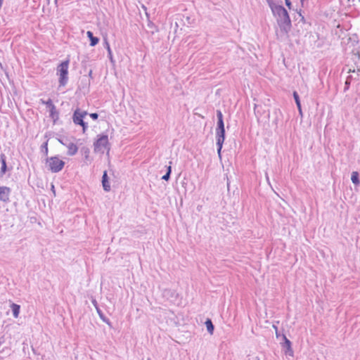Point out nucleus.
Returning a JSON list of instances; mask_svg holds the SVG:
<instances>
[{
    "mask_svg": "<svg viewBox=\"0 0 360 360\" xmlns=\"http://www.w3.org/2000/svg\"><path fill=\"white\" fill-rule=\"evenodd\" d=\"M94 152L102 153L110 151V143L108 135L100 134L98 136L96 141L94 143Z\"/></svg>",
    "mask_w": 360,
    "mask_h": 360,
    "instance_id": "obj_1",
    "label": "nucleus"
},
{
    "mask_svg": "<svg viewBox=\"0 0 360 360\" xmlns=\"http://www.w3.org/2000/svg\"><path fill=\"white\" fill-rule=\"evenodd\" d=\"M46 165L48 169L51 172L57 173L63 169L65 162L60 160L58 157L54 156L46 159Z\"/></svg>",
    "mask_w": 360,
    "mask_h": 360,
    "instance_id": "obj_2",
    "label": "nucleus"
},
{
    "mask_svg": "<svg viewBox=\"0 0 360 360\" xmlns=\"http://www.w3.org/2000/svg\"><path fill=\"white\" fill-rule=\"evenodd\" d=\"M69 60H66L60 63L57 68V74L59 76V83L60 86H64L68 80V68Z\"/></svg>",
    "mask_w": 360,
    "mask_h": 360,
    "instance_id": "obj_3",
    "label": "nucleus"
},
{
    "mask_svg": "<svg viewBox=\"0 0 360 360\" xmlns=\"http://www.w3.org/2000/svg\"><path fill=\"white\" fill-rule=\"evenodd\" d=\"M86 115V112H82L79 109H77L73 115V122L75 124L82 127L83 133L86 131L87 124L84 122L83 119Z\"/></svg>",
    "mask_w": 360,
    "mask_h": 360,
    "instance_id": "obj_4",
    "label": "nucleus"
},
{
    "mask_svg": "<svg viewBox=\"0 0 360 360\" xmlns=\"http://www.w3.org/2000/svg\"><path fill=\"white\" fill-rule=\"evenodd\" d=\"M279 25V31L277 34L280 37L287 36L288 33L291 29V20L290 18L283 19Z\"/></svg>",
    "mask_w": 360,
    "mask_h": 360,
    "instance_id": "obj_5",
    "label": "nucleus"
},
{
    "mask_svg": "<svg viewBox=\"0 0 360 360\" xmlns=\"http://www.w3.org/2000/svg\"><path fill=\"white\" fill-rule=\"evenodd\" d=\"M270 6L273 13L278 15L283 20L290 18L287 10L282 6L270 4Z\"/></svg>",
    "mask_w": 360,
    "mask_h": 360,
    "instance_id": "obj_6",
    "label": "nucleus"
},
{
    "mask_svg": "<svg viewBox=\"0 0 360 360\" xmlns=\"http://www.w3.org/2000/svg\"><path fill=\"white\" fill-rule=\"evenodd\" d=\"M216 136H217V144L218 146L217 152L219 155L221 154V150L222 148L223 143L225 140V129H216Z\"/></svg>",
    "mask_w": 360,
    "mask_h": 360,
    "instance_id": "obj_7",
    "label": "nucleus"
},
{
    "mask_svg": "<svg viewBox=\"0 0 360 360\" xmlns=\"http://www.w3.org/2000/svg\"><path fill=\"white\" fill-rule=\"evenodd\" d=\"M11 189L6 186H0V200L7 202L9 200Z\"/></svg>",
    "mask_w": 360,
    "mask_h": 360,
    "instance_id": "obj_8",
    "label": "nucleus"
},
{
    "mask_svg": "<svg viewBox=\"0 0 360 360\" xmlns=\"http://www.w3.org/2000/svg\"><path fill=\"white\" fill-rule=\"evenodd\" d=\"M102 184L103 189L105 191H109L110 190V186L108 180V176H107V172L105 171L103 174L102 177Z\"/></svg>",
    "mask_w": 360,
    "mask_h": 360,
    "instance_id": "obj_9",
    "label": "nucleus"
},
{
    "mask_svg": "<svg viewBox=\"0 0 360 360\" xmlns=\"http://www.w3.org/2000/svg\"><path fill=\"white\" fill-rule=\"evenodd\" d=\"M78 148L75 143H70L68 146V154L69 155H74L77 153Z\"/></svg>",
    "mask_w": 360,
    "mask_h": 360,
    "instance_id": "obj_10",
    "label": "nucleus"
},
{
    "mask_svg": "<svg viewBox=\"0 0 360 360\" xmlns=\"http://www.w3.org/2000/svg\"><path fill=\"white\" fill-rule=\"evenodd\" d=\"M86 34L90 39V41H91L90 45L91 46H96L98 43V41H99L98 38L94 37L93 33L91 31H88L86 32Z\"/></svg>",
    "mask_w": 360,
    "mask_h": 360,
    "instance_id": "obj_11",
    "label": "nucleus"
},
{
    "mask_svg": "<svg viewBox=\"0 0 360 360\" xmlns=\"http://www.w3.org/2000/svg\"><path fill=\"white\" fill-rule=\"evenodd\" d=\"M11 307L12 309V311H13V316L15 318H18V316H19V313H20V305L17 304H14L13 303L11 305Z\"/></svg>",
    "mask_w": 360,
    "mask_h": 360,
    "instance_id": "obj_12",
    "label": "nucleus"
},
{
    "mask_svg": "<svg viewBox=\"0 0 360 360\" xmlns=\"http://www.w3.org/2000/svg\"><path fill=\"white\" fill-rule=\"evenodd\" d=\"M1 172L2 174H4L6 171V157L5 155H1Z\"/></svg>",
    "mask_w": 360,
    "mask_h": 360,
    "instance_id": "obj_13",
    "label": "nucleus"
},
{
    "mask_svg": "<svg viewBox=\"0 0 360 360\" xmlns=\"http://www.w3.org/2000/svg\"><path fill=\"white\" fill-rule=\"evenodd\" d=\"M351 180L353 184L356 185L359 184V173L357 172H353L352 173Z\"/></svg>",
    "mask_w": 360,
    "mask_h": 360,
    "instance_id": "obj_14",
    "label": "nucleus"
},
{
    "mask_svg": "<svg viewBox=\"0 0 360 360\" xmlns=\"http://www.w3.org/2000/svg\"><path fill=\"white\" fill-rule=\"evenodd\" d=\"M205 325H206L207 329L209 331V333L210 334H212L213 331H214V326H213L211 320L210 319H207L205 321Z\"/></svg>",
    "mask_w": 360,
    "mask_h": 360,
    "instance_id": "obj_15",
    "label": "nucleus"
},
{
    "mask_svg": "<svg viewBox=\"0 0 360 360\" xmlns=\"http://www.w3.org/2000/svg\"><path fill=\"white\" fill-rule=\"evenodd\" d=\"M293 96H294L295 103L297 104V108L299 109V111H300V112H302L301 103H300L299 96H298V94H297V93L296 91H294Z\"/></svg>",
    "mask_w": 360,
    "mask_h": 360,
    "instance_id": "obj_16",
    "label": "nucleus"
},
{
    "mask_svg": "<svg viewBox=\"0 0 360 360\" xmlns=\"http://www.w3.org/2000/svg\"><path fill=\"white\" fill-rule=\"evenodd\" d=\"M170 173H171V166H169L168 171H167V174L162 176V179L165 180H168L169 178Z\"/></svg>",
    "mask_w": 360,
    "mask_h": 360,
    "instance_id": "obj_17",
    "label": "nucleus"
},
{
    "mask_svg": "<svg viewBox=\"0 0 360 360\" xmlns=\"http://www.w3.org/2000/svg\"><path fill=\"white\" fill-rule=\"evenodd\" d=\"M285 345L288 350H291V342L285 337Z\"/></svg>",
    "mask_w": 360,
    "mask_h": 360,
    "instance_id": "obj_18",
    "label": "nucleus"
},
{
    "mask_svg": "<svg viewBox=\"0 0 360 360\" xmlns=\"http://www.w3.org/2000/svg\"><path fill=\"white\" fill-rule=\"evenodd\" d=\"M217 129H224V124L223 120L217 122Z\"/></svg>",
    "mask_w": 360,
    "mask_h": 360,
    "instance_id": "obj_19",
    "label": "nucleus"
},
{
    "mask_svg": "<svg viewBox=\"0 0 360 360\" xmlns=\"http://www.w3.org/2000/svg\"><path fill=\"white\" fill-rule=\"evenodd\" d=\"M218 121L223 120V115L220 110H217V112Z\"/></svg>",
    "mask_w": 360,
    "mask_h": 360,
    "instance_id": "obj_20",
    "label": "nucleus"
},
{
    "mask_svg": "<svg viewBox=\"0 0 360 360\" xmlns=\"http://www.w3.org/2000/svg\"><path fill=\"white\" fill-rule=\"evenodd\" d=\"M90 117L93 119V120H96L98 117V114L96 113V112H94V113H91L90 114Z\"/></svg>",
    "mask_w": 360,
    "mask_h": 360,
    "instance_id": "obj_21",
    "label": "nucleus"
},
{
    "mask_svg": "<svg viewBox=\"0 0 360 360\" xmlns=\"http://www.w3.org/2000/svg\"><path fill=\"white\" fill-rule=\"evenodd\" d=\"M44 148L45 149V153H48V142H45L43 145Z\"/></svg>",
    "mask_w": 360,
    "mask_h": 360,
    "instance_id": "obj_22",
    "label": "nucleus"
},
{
    "mask_svg": "<svg viewBox=\"0 0 360 360\" xmlns=\"http://www.w3.org/2000/svg\"><path fill=\"white\" fill-rule=\"evenodd\" d=\"M286 6L288 7L289 9H291V2L290 0H285Z\"/></svg>",
    "mask_w": 360,
    "mask_h": 360,
    "instance_id": "obj_23",
    "label": "nucleus"
},
{
    "mask_svg": "<svg viewBox=\"0 0 360 360\" xmlns=\"http://www.w3.org/2000/svg\"><path fill=\"white\" fill-rule=\"evenodd\" d=\"M107 49H108V53L110 55H111V49H110V45L108 44H107Z\"/></svg>",
    "mask_w": 360,
    "mask_h": 360,
    "instance_id": "obj_24",
    "label": "nucleus"
},
{
    "mask_svg": "<svg viewBox=\"0 0 360 360\" xmlns=\"http://www.w3.org/2000/svg\"><path fill=\"white\" fill-rule=\"evenodd\" d=\"M253 360H259V358L257 356Z\"/></svg>",
    "mask_w": 360,
    "mask_h": 360,
    "instance_id": "obj_25",
    "label": "nucleus"
},
{
    "mask_svg": "<svg viewBox=\"0 0 360 360\" xmlns=\"http://www.w3.org/2000/svg\"><path fill=\"white\" fill-rule=\"evenodd\" d=\"M148 360H150V359H148Z\"/></svg>",
    "mask_w": 360,
    "mask_h": 360,
    "instance_id": "obj_26",
    "label": "nucleus"
}]
</instances>
